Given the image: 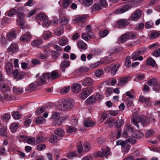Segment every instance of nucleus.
Listing matches in <instances>:
<instances>
[{"mask_svg": "<svg viewBox=\"0 0 160 160\" xmlns=\"http://www.w3.org/2000/svg\"><path fill=\"white\" fill-rule=\"evenodd\" d=\"M126 129L127 131L130 132H133L134 130V128L131 127L129 124H127L126 126Z\"/></svg>", "mask_w": 160, "mask_h": 160, "instance_id": "nucleus-59", "label": "nucleus"}, {"mask_svg": "<svg viewBox=\"0 0 160 160\" xmlns=\"http://www.w3.org/2000/svg\"><path fill=\"white\" fill-rule=\"evenodd\" d=\"M90 34L87 33H84L82 34V38L85 41H88L90 40L93 35V32L90 33Z\"/></svg>", "mask_w": 160, "mask_h": 160, "instance_id": "nucleus-21", "label": "nucleus"}, {"mask_svg": "<svg viewBox=\"0 0 160 160\" xmlns=\"http://www.w3.org/2000/svg\"><path fill=\"white\" fill-rule=\"evenodd\" d=\"M58 73L56 71H53L51 72L50 76L52 79H55L59 77Z\"/></svg>", "mask_w": 160, "mask_h": 160, "instance_id": "nucleus-36", "label": "nucleus"}, {"mask_svg": "<svg viewBox=\"0 0 160 160\" xmlns=\"http://www.w3.org/2000/svg\"><path fill=\"white\" fill-rule=\"evenodd\" d=\"M83 124L86 127H89L95 126V123L94 122L92 121L91 120L87 119L84 120Z\"/></svg>", "mask_w": 160, "mask_h": 160, "instance_id": "nucleus-16", "label": "nucleus"}, {"mask_svg": "<svg viewBox=\"0 0 160 160\" xmlns=\"http://www.w3.org/2000/svg\"><path fill=\"white\" fill-rule=\"evenodd\" d=\"M16 12V10L14 8H13L8 12V16L9 17H11L15 14Z\"/></svg>", "mask_w": 160, "mask_h": 160, "instance_id": "nucleus-62", "label": "nucleus"}, {"mask_svg": "<svg viewBox=\"0 0 160 160\" xmlns=\"http://www.w3.org/2000/svg\"><path fill=\"white\" fill-rule=\"evenodd\" d=\"M62 102L63 104L62 106L61 107L62 110H68L72 107L73 100L72 99H64Z\"/></svg>", "mask_w": 160, "mask_h": 160, "instance_id": "nucleus-3", "label": "nucleus"}, {"mask_svg": "<svg viewBox=\"0 0 160 160\" xmlns=\"http://www.w3.org/2000/svg\"><path fill=\"white\" fill-rule=\"evenodd\" d=\"M68 41L67 39H62L58 42V44L61 46H63L67 44Z\"/></svg>", "mask_w": 160, "mask_h": 160, "instance_id": "nucleus-58", "label": "nucleus"}, {"mask_svg": "<svg viewBox=\"0 0 160 160\" xmlns=\"http://www.w3.org/2000/svg\"><path fill=\"white\" fill-rule=\"evenodd\" d=\"M127 142V141L118 140L117 141L116 145H120L123 147H124Z\"/></svg>", "mask_w": 160, "mask_h": 160, "instance_id": "nucleus-51", "label": "nucleus"}, {"mask_svg": "<svg viewBox=\"0 0 160 160\" xmlns=\"http://www.w3.org/2000/svg\"><path fill=\"white\" fill-rule=\"evenodd\" d=\"M81 86L79 84L75 83L72 85L71 87L72 91L75 93L79 92L81 90Z\"/></svg>", "mask_w": 160, "mask_h": 160, "instance_id": "nucleus-13", "label": "nucleus"}, {"mask_svg": "<svg viewBox=\"0 0 160 160\" xmlns=\"http://www.w3.org/2000/svg\"><path fill=\"white\" fill-rule=\"evenodd\" d=\"M114 53H111L107 56L104 60V63L107 64L112 62L113 60Z\"/></svg>", "mask_w": 160, "mask_h": 160, "instance_id": "nucleus-18", "label": "nucleus"}, {"mask_svg": "<svg viewBox=\"0 0 160 160\" xmlns=\"http://www.w3.org/2000/svg\"><path fill=\"white\" fill-rule=\"evenodd\" d=\"M70 86H68L67 87H65L62 89L60 92V93L62 94H64L68 93L69 91Z\"/></svg>", "mask_w": 160, "mask_h": 160, "instance_id": "nucleus-49", "label": "nucleus"}, {"mask_svg": "<svg viewBox=\"0 0 160 160\" xmlns=\"http://www.w3.org/2000/svg\"><path fill=\"white\" fill-rule=\"evenodd\" d=\"M16 38V35L14 32H12L9 33L7 36V38L8 40H12Z\"/></svg>", "mask_w": 160, "mask_h": 160, "instance_id": "nucleus-33", "label": "nucleus"}, {"mask_svg": "<svg viewBox=\"0 0 160 160\" xmlns=\"http://www.w3.org/2000/svg\"><path fill=\"white\" fill-rule=\"evenodd\" d=\"M14 78L16 80L21 79L24 75V73L22 72H19L17 69L14 70L12 72Z\"/></svg>", "mask_w": 160, "mask_h": 160, "instance_id": "nucleus-6", "label": "nucleus"}, {"mask_svg": "<svg viewBox=\"0 0 160 160\" xmlns=\"http://www.w3.org/2000/svg\"><path fill=\"white\" fill-rule=\"evenodd\" d=\"M109 32L107 29H104L103 31H101L99 32V36L101 37H106L108 34Z\"/></svg>", "mask_w": 160, "mask_h": 160, "instance_id": "nucleus-40", "label": "nucleus"}, {"mask_svg": "<svg viewBox=\"0 0 160 160\" xmlns=\"http://www.w3.org/2000/svg\"><path fill=\"white\" fill-rule=\"evenodd\" d=\"M132 123L139 128L138 122H141L143 126L149 124V119L148 118L145 116L142 115L141 117L137 116L133 117L131 119Z\"/></svg>", "mask_w": 160, "mask_h": 160, "instance_id": "nucleus-1", "label": "nucleus"}, {"mask_svg": "<svg viewBox=\"0 0 160 160\" xmlns=\"http://www.w3.org/2000/svg\"><path fill=\"white\" fill-rule=\"evenodd\" d=\"M63 28L62 26H60L54 32L55 34L58 36H60L63 32Z\"/></svg>", "mask_w": 160, "mask_h": 160, "instance_id": "nucleus-30", "label": "nucleus"}, {"mask_svg": "<svg viewBox=\"0 0 160 160\" xmlns=\"http://www.w3.org/2000/svg\"><path fill=\"white\" fill-rule=\"evenodd\" d=\"M129 6L128 5H125L123 6L117 10V12L119 13H123L127 11L128 10Z\"/></svg>", "mask_w": 160, "mask_h": 160, "instance_id": "nucleus-24", "label": "nucleus"}, {"mask_svg": "<svg viewBox=\"0 0 160 160\" xmlns=\"http://www.w3.org/2000/svg\"><path fill=\"white\" fill-rule=\"evenodd\" d=\"M129 23V20L125 19H121L118 22V25L122 27H124L127 26Z\"/></svg>", "mask_w": 160, "mask_h": 160, "instance_id": "nucleus-22", "label": "nucleus"}, {"mask_svg": "<svg viewBox=\"0 0 160 160\" xmlns=\"http://www.w3.org/2000/svg\"><path fill=\"white\" fill-rule=\"evenodd\" d=\"M133 136L135 138L140 139L144 136V134L140 131H137L133 134Z\"/></svg>", "mask_w": 160, "mask_h": 160, "instance_id": "nucleus-31", "label": "nucleus"}, {"mask_svg": "<svg viewBox=\"0 0 160 160\" xmlns=\"http://www.w3.org/2000/svg\"><path fill=\"white\" fill-rule=\"evenodd\" d=\"M31 38V35L28 32L21 36L20 40L21 41L27 42L30 41Z\"/></svg>", "mask_w": 160, "mask_h": 160, "instance_id": "nucleus-9", "label": "nucleus"}, {"mask_svg": "<svg viewBox=\"0 0 160 160\" xmlns=\"http://www.w3.org/2000/svg\"><path fill=\"white\" fill-rule=\"evenodd\" d=\"M160 33L158 32L153 31L152 32L150 35L149 38L150 39H155L159 37Z\"/></svg>", "mask_w": 160, "mask_h": 160, "instance_id": "nucleus-38", "label": "nucleus"}, {"mask_svg": "<svg viewBox=\"0 0 160 160\" xmlns=\"http://www.w3.org/2000/svg\"><path fill=\"white\" fill-rule=\"evenodd\" d=\"M46 140V138L42 136H38L36 139V141L38 143H42Z\"/></svg>", "mask_w": 160, "mask_h": 160, "instance_id": "nucleus-41", "label": "nucleus"}, {"mask_svg": "<svg viewBox=\"0 0 160 160\" xmlns=\"http://www.w3.org/2000/svg\"><path fill=\"white\" fill-rule=\"evenodd\" d=\"M36 82L38 86L42 84H45L46 81L43 80L42 78H40L37 79Z\"/></svg>", "mask_w": 160, "mask_h": 160, "instance_id": "nucleus-46", "label": "nucleus"}, {"mask_svg": "<svg viewBox=\"0 0 160 160\" xmlns=\"http://www.w3.org/2000/svg\"><path fill=\"white\" fill-rule=\"evenodd\" d=\"M45 119L42 117H38L36 120V122L37 124H42L45 122Z\"/></svg>", "mask_w": 160, "mask_h": 160, "instance_id": "nucleus-45", "label": "nucleus"}, {"mask_svg": "<svg viewBox=\"0 0 160 160\" xmlns=\"http://www.w3.org/2000/svg\"><path fill=\"white\" fill-rule=\"evenodd\" d=\"M142 11L141 10H138L132 13L130 17L132 20H136L140 18L142 14Z\"/></svg>", "mask_w": 160, "mask_h": 160, "instance_id": "nucleus-7", "label": "nucleus"}, {"mask_svg": "<svg viewBox=\"0 0 160 160\" xmlns=\"http://www.w3.org/2000/svg\"><path fill=\"white\" fill-rule=\"evenodd\" d=\"M2 117V120H3L5 122H7L10 119V116L9 114L6 113L3 115Z\"/></svg>", "mask_w": 160, "mask_h": 160, "instance_id": "nucleus-53", "label": "nucleus"}, {"mask_svg": "<svg viewBox=\"0 0 160 160\" xmlns=\"http://www.w3.org/2000/svg\"><path fill=\"white\" fill-rule=\"evenodd\" d=\"M67 157L68 158L70 159H72L74 158L78 157L79 156L76 154L75 152H72L68 154Z\"/></svg>", "mask_w": 160, "mask_h": 160, "instance_id": "nucleus-50", "label": "nucleus"}, {"mask_svg": "<svg viewBox=\"0 0 160 160\" xmlns=\"http://www.w3.org/2000/svg\"><path fill=\"white\" fill-rule=\"evenodd\" d=\"M62 122V118H60L58 119H56L52 123V126L57 125L58 126L60 125Z\"/></svg>", "mask_w": 160, "mask_h": 160, "instance_id": "nucleus-43", "label": "nucleus"}, {"mask_svg": "<svg viewBox=\"0 0 160 160\" xmlns=\"http://www.w3.org/2000/svg\"><path fill=\"white\" fill-rule=\"evenodd\" d=\"M102 153L103 154V156L106 157L110 153V149H102Z\"/></svg>", "mask_w": 160, "mask_h": 160, "instance_id": "nucleus-61", "label": "nucleus"}, {"mask_svg": "<svg viewBox=\"0 0 160 160\" xmlns=\"http://www.w3.org/2000/svg\"><path fill=\"white\" fill-rule=\"evenodd\" d=\"M69 61L66 59L62 61L60 64V66L62 68H64L68 67L70 66Z\"/></svg>", "mask_w": 160, "mask_h": 160, "instance_id": "nucleus-34", "label": "nucleus"}, {"mask_svg": "<svg viewBox=\"0 0 160 160\" xmlns=\"http://www.w3.org/2000/svg\"><path fill=\"white\" fill-rule=\"evenodd\" d=\"M18 45L16 44H12L8 48L7 51L12 53L17 52L18 50Z\"/></svg>", "mask_w": 160, "mask_h": 160, "instance_id": "nucleus-10", "label": "nucleus"}, {"mask_svg": "<svg viewBox=\"0 0 160 160\" xmlns=\"http://www.w3.org/2000/svg\"><path fill=\"white\" fill-rule=\"evenodd\" d=\"M97 98L94 96L92 95L88 98L85 101L87 105H90L95 103L96 101Z\"/></svg>", "mask_w": 160, "mask_h": 160, "instance_id": "nucleus-15", "label": "nucleus"}, {"mask_svg": "<svg viewBox=\"0 0 160 160\" xmlns=\"http://www.w3.org/2000/svg\"><path fill=\"white\" fill-rule=\"evenodd\" d=\"M43 22L42 23V26L43 27L47 28L49 26L51 22L48 21V18L47 17H46L45 19L43 20Z\"/></svg>", "mask_w": 160, "mask_h": 160, "instance_id": "nucleus-39", "label": "nucleus"}, {"mask_svg": "<svg viewBox=\"0 0 160 160\" xmlns=\"http://www.w3.org/2000/svg\"><path fill=\"white\" fill-rule=\"evenodd\" d=\"M51 54L52 57L55 59H57L59 55V53L58 52H56L55 51H52Z\"/></svg>", "mask_w": 160, "mask_h": 160, "instance_id": "nucleus-60", "label": "nucleus"}, {"mask_svg": "<svg viewBox=\"0 0 160 160\" xmlns=\"http://www.w3.org/2000/svg\"><path fill=\"white\" fill-rule=\"evenodd\" d=\"M38 85L36 82L32 83L28 86V88L26 89V90L28 91H32L35 90L38 87Z\"/></svg>", "mask_w": 160, "mask_h": 160, "instance_id": "nucleus-23", "label": "nucleus"}, {"mask_svg": "<svg viewBox=\"0 0 160 160\" xmlns=\"http://www.w3.org/2000/svg\"><path fill=\"white\" fill-rule=\"evenodd\" d=\"M17 14L18 17V23L20 28H23L25 24V21L23 18L25 17V14L22 12V8H19L18 9Z\"/></svg>", "mask_w": 160, "mask_h": 160, "instance_id": "nucleus-2", "label": "nucleus"}, {"mask_svg": "<svg viewBox=\"0 0 160 160\" xmlns=\"http://www.w3.org/2000/svg\"><path fill=\"white\" fill-rule=\"evenodd\" d=\"M153 25V22L151 21H149L145 23V26L147 28H150L152 27Z\"/></svg>", "mask_w": 160, "mask_h": 160, "instance_id": "nucleus-63", "label": "nucleus"}, {"mask_svg": "<svg viewBox=\"0 0 160 160\" xmlns=\"http://www.w3.org/2000/svg\"><path fill=\"white\" fill-rule=\"evenodd\" d=\"M42 41L41 39H37L32 41L31 44L34 47H37L38 48H41L40 45L42 43Z\"/></svg>", "mask_w": 160, "mask_h": 160, "instance_id": "nucleus-19", "label": "nucleus"}, {"mask_svg": "<svg viewBox=\"0 0 160 160\" xmlns=\"http://www.w3.org/2000/svg\"><path fill=\"white\" fill-rule=\"evenodd\" d=\"M129 77L126 76L123 78H120L118 79L117 86L122 87L124 86L128 82Z\"/></svg>", "mask_w": 160, "mask_h": 160, "instance_id": "nucleus-8", "label": "nucleus"}, {"mask_svg": "<svg viewBox=\"0 0 160 160\" xmlns=\"http://www.w3.org/2000/svg\"><path fill=\"white\" fill-rule=\"evenodd\" d=\"M52 36V33L49 31H45L43 32V38L44 39H47Z\"/></svg>", "mask_w": 160, "mask_h": 160, "instance_id": "nucleus-37", "label": "nucleus"}, {"mask_svg": "<svg viewBox=\"0 0 160 160\" xmlns=\"http://www.w3.org/2000/svg\"><path fill=\"white\" fill-rule=\"evenodd\" d=\"M54 133L60 137H62L64 134V132L63 130L60 128H57L54 131Z\"/></svg>", "mask_w": 160, "mask_h": 160, "instance_id": "nucleus-29", "label": "nucleus"}, {"mask_svg": "<svg viewBox=\"0 0 160 160\" xmlns=\"http://www.w3.org/2000/svg\"><path fill=\"white\" fill-rule=\"evenodd\" d=\"M119 67V64L117 63L112 67L111 70V72L112 75L114 76L116 74V72Z\"/></svg>", "mask_w": 160, "mask_h": 160, "instance_id": "nucleus-25", "label": "nucleus"}, {"mask_svg": "<svg viewBox=\"0 0 160 160\" xmlns=\"http://www.w3.org/2000/svg\"><path fill=\"white\" fill-rule=\"evenodd\" d=\"M93 82V81L92 79L88 77L82 80V83L83 86H86L91 85Z\"/></svg>", "mask_w": 160, "mask_h": 160, "instance_id": "nucleus-11", "label": "nucleus"}, {"mask_svg": "<svg viewBox=\"0 0 160 160\" xmlns=\"http://www.w3.org/2000/svg\"><path fill=\"white\" fill-rule=\"evenodd\" d=\"M71 3V0H63L62 6L63 8H66Z\"/></svg>", "mask_w": 160, "mask_h": 160, "instance_id": "nucleus-44", "label": "nucleus"}, {"mask_svg": "<svg viewBox=\"0 0 160 160\" xmlns=\"http://www.w3.org/2000/svg\"><path fill=\"white\" fill-rule=\"evenodd\" d=\"M146 65H150L153 67H155L156 65L155 61L152 58H149L146 61Z\"/></svg>", "mask_w": 160, "mask_h": 160, "instance_id": "nucleus-27", "label": "nucleus"}, {"mask_svg": "<svg viewBox=\"0 0 160 160\" xmlns=\"http://www.w3.org/2000/svg\"><path fill=\"white\" fill-rule=\"evenodd\" d=\"M93 87H87L83 89L82 93L80 95V97L82 99H85L92 92Z\"/></svg>", "mask_w": 160, "mask_h": 160, "instance_id": "nucleus-4", "label": "nucleus"}, {"mask_svg": "<svg viewBox=\"0 0 160 160\" xmlns=\"http://www.w3.org/2000/svg\"><path fill=\"white\" fill-rule=\"evenodd\" d=\"M82 143L80 142L77 143V150L78 153H81L83 151V148L82 146Z\"/></svg>", "mask_w": 160, "mask_h": 160, "instance_id": "nucleus-47", "label": "nucleus"}, {"mask_svg": "<svg viewBox=\"0 0 160 160\" xmlns=\"http://www.w3.org/2000/svg\"><path fill=\"white\" fill-rule=\"evenodd\" d=\"M153 90L156 92H158L160 90V83L157 82H156L153 86Z\"/></svg>", "mask_w": 160, "mask_h": 160, "instance_id": "nucleus-57", "label": "nucleus"}, {"mask_svg": "<svg viewBox=\"0 0 160 160\" xmlns=\"http://www.w3.org/2000/svg\"><path fill=\"white\" fill-rule=\"evenodd\" d=\"M139 101L141 102H145L146 104H147V106H150L151 105V102L149 98L145 97L143 96H141L140 97Z\"/></svg>", "mask_w": 160, "mask_h": 160, "instance_id": "nucleus-17", "label": "nucleus"}, {"mask_svg": "<svg viewBox=\"0 0 160 160\" xmlns=\"http://www.w3.org/2000/svg\"><path fill=\"white\" fill-rule=\"evenodd\" d=\"M26 142L28 143L33 145L35 142V139L33 137L28 138Z\"/></svg>", "mask_w": 160, "mask_h": 160, "instance_id": "nucleus-55", "label": "nucleus"}, {"mask_svg": "<svg viewBox=\"0 0 160 160\" xmlns=\"http://www.w3.org/2000/svg\"><path fill=\"white\" fill-rule=\"evenodd\" d=\"M77 128L75 127L69 126L68 127L67 132L69 134H71L73 132L77 131Z\"/></svg>", "mask_w": 160, "mask_h": 160, "instance_id": "nucleus-52", "label": "nucleus"}, {"mask_svg": "<svg viewBox=\"0 0 160 160\" xmlns=\"http://www.w3.org/2000/svg\"><path fill=\"white\" fill-rule=\"evenodd\" d=\"M156 81V79L155 78H153L148 80L147 81V83L149 86H152V85H154Z\"/></svg>", "mask_w": 160, "mask_h": 160, "instance_id": "nucleus-56", "label": "nucleus"}, {"mask_svg": "<svg viewBox=\"0 0 160 160\" xmlns=\"http://www.w3.org/2000/svg\"><path fill=\"white\" fill-rule=\"evenodd\" d=\"M124 120L122 118L118 119L117 120L115 124L117 128H120L121 126L123 124Z\"/></svg>", "mask_w": 160, "mask_h": 160, "instance_id": "nucleus-35", "label": "nucleus"}, {"mask_svg": "<svg viewBox=\"0 0 160 160\" xmlns=\"http://www.w3.org/2000/svg\"><path fill=\"white\" fill-rule=\"evenodd\" d=\"M13 65L12 63L8 62L7 63L5 66V69L8 75H10L12 73L13 71Z\"/></svg>", "mask_w": 160, "mask_h": 160, "instance_id": "nucleus-14", "label": "nucleus"}, {"mask_svg": "<svg viewBox=\"0 0 160 160\" xmlns=\"http://www.w3.org/2000/svg\"><path fill=\"white\" fill-rule=\"evenodd\" d=\"M154 132L152 130H149L145 134L146 137L147 138H149L154 135Z\"/></svg>", "mask_w": 160, "mask_h": 160, "instance_id": "nucleus-64", "label": "nucleus"}, {"mask_svg": "<svg viewBox=\"0 0 160 160\" xmlns=\"http://www.w3.org/2000/svg\"><path fill=\"white\" fill-rule=\"evenodd\" d=\"M13 91L14 94H21L23 92V90L22 88L14 87L13 88Z\"/></svg>", "mask_w": 160, "mask_h": 160, "instance_id": "nucleus-32", "label": "nucleus"}, {"mask_svg": "<svg viewBox=\"0 0 160 160\" xmlns=\"http://www.w3.org/2000/svg\"><path fill=\"white\" fill-rule=\"evenodd\" d=\"M88 16L87 15H84L81 16L76 18V21L78 23L80 22H85L86 19L87 18Z\"/></svg>", "mask_w": 160, "mask_h": 160, "instance_id": "nucleus-28", "label": "nucleus"}, {"mask_svg": "<svg viewBox=\"0 0 160 160\" xmlns=\"http://www.w3.org/2000/svg\"><path fill=\"white\" fill-rule=\"evenodd\" d=\"M0 91L3 93L8 92L10 91V88L5 84L0 83Z\"/></svg>", "mask_w": 160, "mask_h": 160, "instance_id": "nucleus-12", "label": "nucleus"}, {"mask_svg": "<svg viewBox=\"0 0 160 160\" xmlns=\"http://www.w3.org/2000/svg\"><path fill=\"white\" fill-rule=\"evenodd\" d=\"M19 124L16 122H13L10 126V129L12 132H15L19 127Z\"/></svg>", "mask_w": 160, "mask_h": 160, "instance_id": "nucleus-26", "label": "nucleus"}, {"mask_svg": "<svg viewBox=\"0 0 160 160\" xmlns=\"http://www.w3.org/2000/svg\"><path fill=\"white\" fill-rule=\"evenodd\" d=\"M77 45L78 48L82 50L86 49L87 48V45L82 41H78Z\"/></svg>", "mask_w": 160, "mask_h": 160, "instance_id": "nucleus-20", "label": "nucleus"}, {"mask_svg": "<svg viewBox=\"0 0 160 160\" xmlns=\"http://www.w3.org/2000/svg\"><path fill=\"white\" fill-rule=\"evenodd\" d=\"M12 115L13 118L16 119H19L20 117V114L18 112L13 111L12 112Z\"/></svg>", "mask_w": 160, "mask_h": 160, "instance_id": "nucleus-48", "label": "nucleus"}, {"mask_svg": "<svg viewBox=\"0 0 160 160\" xmlns=\"http://www.w3.org/2000/svg\"><path fill=\"white\" fill-rule=\"evenodd\" d=\"M57 136L53 134L50 136L49 139V141L51 143H54L57 142Z\"/></svg>", "mask_w": 160, "mask_h": 160, "instance_id": "nucleus-54", "label": "nucleus"}, {"mask_svg": "<svg viewBox=\"0 0 160 160\" xmlns=\"http://www.w3.org/2000/svg\"><path fill=\"white\" fill-rule=\"evenodd\" d=\"M0 134L3 137H7V128L4 127L0 129Z\"/></svg>", "mask_w": 160, "mask_h": 160, "instance_id": "nucleus-42", "label": "nucleus"}, {"mask_svg": "<svg viewBox=\"0 0 160 160\" xmlns=\"http://www.w3.org/2000/svg\"><path fill=\"white\" fill-rule=\"evenodd\" d=\"M134 36V35L131 34L130 32H128L121 36L119 38V40L120 42L123 43L128 40L129 38H133Z\"/></svg>", "mask_w": 160, "mask_h": 160, "instance_id": "nucleus-5", "label": "nucleus"}]
</instances>
